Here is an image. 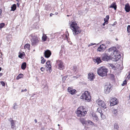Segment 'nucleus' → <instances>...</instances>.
Segmentation results:
<instances>
[{
	"label": "nucleus",
	"instance_id": "59",
	"mask_svg": "<svg viewBox=\"0 0 130 130\" xmlns=\"http://www.w3.org/2000/svg\"><path fill=\"white\" fill-rule=\"evenodd\" d=\"M58 126H59L60 125L59 124H58Z\"/></svg>",
	"mask_w": 130,
	"mask_h": 130
},
{
	"label": "nucleus",
	"instance_id": "35",
	"mask_svg": "<svg viewBox=\"0 0 130 130\" xmlns=\"http://www.w3.org/2000/svg\"><path fill=\"white\" fill-rule=\"evenodd\" d=\"M127 30L128 32H130V25H128L127 27Z\"/></svg>",
	"mask_w": 130,
	"mask_h": 130
},
{
	"label": "nucleus",
	"instance_id": "26",
	"mask_svg": "<svg viewBox=\"0 0 130 130\" xmlns=\"http://www.w3.org/2000/svg\"><path fill=\"white\" fill-rule=\"evenodd\" d=\"M11 10L14 11L16 9V5L15 4H13V6L11 7Z\"/></svg>",
	"mask_w": 130,
	"mask_h": 130
},
{
	"label": "nucleus",
	"instance_id": "27",
	"mask_svg": "<svg viewBox=\"0 0 130 130\" xmlns=\"http://www.w3.org/2000/svg\"><path fill=\"white\" fill-rule=\"evenodd\" d=\"M19 54L18 56L20 58H22L23 57V55H24V52H23L22 53L19 52Z\"/></svg>",
	"mask_w": 130,
	"mask_h": 130
},
{
	"label": "nucleus",
	"instance_id": "43",
	"mask_svg": "<svg viewBox=\"0 0 130 130\" xmlns=\"http://www.w3.org/2000/svg\"><path fill=\"white\" fill-rule=\"evenodd\" d=\"M27 91V90L25 89L24 90L22 89V90L21 92H26Z\"/></svg>",
	"mask_w": 130,
	"mask_h": 130
},
{
	"label": "nucleus",
	"instance_id": "58",
	"mask_svg": "<svg viewBox=\"0 0 130 130\" xmlns=\"http://www.w3.org/2000/svg\"><path fill=\"white\" fill-rule=\"evenodd\" d=\"M67 16H68H68H69V15H67Z\"/></svg>",
	"mask_w": 130,
	"mask_h": 130
},
{
	"label": "nucleus",
	"instance_id": "24",
	"mask_svg": "<svg viewBox=\"0 0 130 130\" xmlns=\"http://www.w3.org/2000/svg\"><path fill=\"white\" fill-rule=\"evenodd\" d=\"M26 67V62L23 63L22 64L21 68L23 70H25Z\"/></svg>",
	"mask_w": 130,
	"mask_h": 130
},
{
	"label": "nucleus",
	"instance_id": "30",
	"mask_svg": "<svg viewBox=\"0 0 130 130\" xmlns=\"http://www.w3.org/2000/svg\"><path fill=\"white\" fill-rule=\"evenodd\" d=\"M13 108L14 109H16L17 108V104L16 103H15L13 104Z\"/></svg>",
	"mask_w": 130,
	"mask_h": 130
},
{
	"label": "nucleus",
	"instance_id": "12",
	"mask_svg": "<svg viewBox=\"0 0 130 130\" xmlns=\"http://www.w3.org/2000/svg\"><path fill=\"white\" fill-rule=\"evenodd\" d=\"M110 105L111 106H114L117 103V99L116 98H113L111 99L110 101Z\"/></svg>",
	"mask_w": 130,
	"mask_h": 130
},
{
	"label": "nucleus",
	"instance_id": "10",
	"mask_svg": "<svg viewBox=\"0 0 130 130\" xmlns=\"http://www.w3.org/2000/svg\"><path fill=\"white\" fill-rule=\"evenodd\" d=\"M117 50L116 49H115L113 53L110 54V56L112 58H116L119 55V54L117 53Z\"/></svg>",
	"mask_w": 130,
	"mask_h": 130
},
{
	"label": "nucleus",
	"instance_id": "9",
	"mask_svg": "<svg viewBox=\"0 0 130 130\" xmlns=\"http://www.w3.org/2000/svg\"><path fill=\"white\" fill-rule=\"evenodd\" d=\"M59 69L60 70H62L64 68L63 62L60 60H58L57 61Z\"/></svg>",
	"mask_w": 130,
	"mask_h": 130
},
{
	"label": "nucleus",
	"instance_id": "39",
	"mask_svg": "<svg viewBox=\"0 0 130 130\" xmlns=\"http://www.w3.org/2000/svg\"><path fill=\"white\" fill-rule=\"evenodd\" d=\"M104 21L105 23H106V24H107L108 23V20L106 18H104Z\"/></svg>",
	"mask_w": 130,
	"mask_h": 130
},
{
	"label": "nucleus",
	"instance_id": "57",
	"mask_svg": "<svg viewBox=\"0 0 130 130\" xmlns=\"http://www.w3.org/2000/svg\"><path fill=\"white\" fill-rule=\"evenodd\" d=\"M129 99L130 100V93L129 96Z\"/></svg>",
	"mask_w": 130,
	"mask_h": 130
},
{
	"label": "nucleus",
	"instance_id": "40",
	"mask_svg": "<svg viewBox=\"0 0 130 130\" xmlns=\"http://www.w3.org/2000/svg\"><path fill=\"white\" fill-rule=\"evenodd\" d=\"M23 74H21L18 75V77H19V78H22L23 76Z\"/></svg>",
	"mask_w": 130,
	"mask_h": 130
},
{
	"label": "nucleus",
	"instance_id": "47",
	"mask_svg": "<svg viewBox=\"0 0 130 130\" xmlns=\"http://www.w3.org/2000/svg\"><path fill=\"white\" fill-rule=\"evenodd\" d=\"M2 13V10H1V9H0V16L1 15Z\"/></svg>",
	"mask_w": 130,
	"mask_h": 130
},
{
	"label": "nucleus",
	"instance_id": "42",
	"mask_svg": "<svg viewBox=\"0 0 130 130\" xmlns=\"http://www.w3.org/2000/svg\"><path fill=\"white\" fill-rule=\"evenodd\" d=\"M96 44L95 43H91V44H89L88 45V46H92V45H95V44Z\"/></svg>",
	"mask_w": 130,
	"mask_h": 130
},
{
	"label": "nucleus",
	"instance_id": "52",
	"mask_svg": "<svg viewBox=\"0 0 130 130\" xmlns=\"http://www.w3.org/2000/svg\"><path fill=\"white\" fill-rule=\"evenodd\" d=\"M3 75V73H0V77L1 76Z\"/></svg>",
	"mask_w": 130,
	"mask_h": 130
},
{
	"label": "nucleus",
	"instance_id": "8",
	"mask_svg": "<svg viewBox=\"0 0 130 130\" xmlns=\"http://www.w3.org/2000/svg\"><path fill=\"white\" fill-rule=\"evenodd\" d=\"M102 60L103 61H108L109 60V57L106 54H103L101 56Z\"/></svg>",
	"mask_w": 130,
	"mask_h": 130
},
{
	"label": "nucleus",
	"instance_id": "20",
	"mask_svg": "<svg viewBox=\"0 0 130 130\" xmlns=\"http://www.w3.org/2000/svg\"><path fill=\"white\" fill-rule=\"evenodd\" d=\"M110 8H114L115 10H116L117 9V6L116 5V3L115 2L112 3L109 6Z\"/></svg>",
	"mask_w": 130,
	"mask_h": 130
},
{
	"label": "nucleus",
	"instance_id": "33",
	"mask_svg": "<svg viewBox=\"0 0 130 130\" xmlns=\"http://www.w3.org/2000/svg\"><path fill=\"white\" fill-rule=\"evenodd\" d=\"M97 112L99 113L100 114L102 113V111L100 108H98L97 109Z\"/></svg>",
	"mask_w": 130,
	"mask_h": 130
},
{
	"label": "nucleus",
	"instance_id": "54",
	"mask_svg": "<svg viewBox=\"0 0 130 130\" xmlns=\"http://www.w3.org/2000/svg\"><path fill=\"white\" fill-rule=\"evenodd\" d=\"M17 5L19 7V3H17Z\"/></svg>",
	"mask_w": 130,
	"mask_h": 130
},
{
	"label": "nucleus",
	"instance_id": "44",
	"mask_svg": "<svg viewBox=\"0 0 130 130\" xmlns=\"http://www.w3.org/2000/svg\"><path fill=\"white\" fill-rule=\"evenodd\" d=\"M40 69H41V71H43L44 70V68L42 67H41V68Z\"/></svg>",
	"mask_w": 130,
	"mask_h": 130
},
{
	"label": "nucleus",
	"instance_id": "36",
	"mask_svg": "<svg viewBox=\"0 0 130 130\" xmlns=\"http://www.w3.org/2000/svg\"><path fill=\"white\" fill-rule=\"evenodd\" d=\"M127 84L126 81V80H124L123 82V83L121 84L122 86H123L125 85H126Z\"/></svg>",
	"mask_w": 130,
	"mask_h": 130
},
{
	"label": "nucleus",
	"instance_id": "25",
	"mask_svg": "<svg viewBox=\"0 0 130 130\" xmlns=\"http://www.w3.org/2000/svg\"><path fill=\"white\" fill-rule=\"evenodd\" d=\"M47 36H46V35L45 34H43V36L42 37V40H43V41H45L47 38Z\"/></svg>",
	"mask_w": 130,
	"mask_h": 130
},
{
	"label": "nucleus",
	"instance_id": "19",
	"mask_svg": "<svg viewBox=\"0 0 130 130\" xmlns=\"http://www.w3.org/2000/svg\"><path fill=\"white\" fill-rule=\"evenodd\" d=\"M125 9L126 11L127 12H128L129 11L130 7L128 3L126 4L125 5Z\"/></svg>",
	"mask_w": 130,
	"mask_h": 130
},
{
	"label": "nucleus",
	"instance_id": "18",
	"mask_svg": "<svg viewBox=\"0 0 130 130\" xmlns=\"http://www.w3.org/2000/svg\"><path fill=\"white\" fill-rule=\"evenodd\" d=\"M92 118L94 120H98V118L95 113L93 112L92 113Z\"/></svg>",
	"mask_w": 130,
	"mask_h": 130
},
{
	"label": "nucleus",
	"instance_id": "6",
	"mask_svg": "<svg viewBox=\"0 0 130 130\" xmlns=\"http://www.w3.org/2000/svg\"><path fill=\"white\" fill-rule=\"evenodd\" d=\"M111 86L109 84L106 85L104 87V92L106 94L109 93L111 90Z\"/></svg>",
	"mask_w": 130,
	"mask_h": 130
},
{
	"label": "nucleus",
	"instance_id": "28",
	"mask_svg": "<svg viewBox=\"0 0 130 130\" xmlns=\"http://www.w3.org/2000/svg\"><path fill=\"white\" fill-rule=\"evenodd\" d=\"M30 45L29 44H26L24 46V48L25 49L27 48V49H29L30 48Z\"/></svg>",
	"mask_w": 130,
	"mask_h": 130
},
{
	"label": "nucleus",
	"instance_id": "53",
	"mask_svg": "<svg viewBox=\"0 0 130 130\" xmlns=\"http://www.w3.org/2000/svg\"><path fill=\"white\" fill-rule=\"evenodd\" d=\"M105 24H106V23H105V22H104L103 24V26H104L105 25Z\"/></svg>",
	"mask_w": 130,
	"mask_h": 130
},
{
	"label": "nucleus",
	"instance_id": "38",
	"mask_svg": "<svg viewBox=\"0 0 130 130\" xmlns=\"http://www.w3.org/2000/svg\"><path fill=\"white\" fill-rule=\"evenodd\" d=\"M5 25V24L4 23H2L0 24V28H2Z\"/></svg>",
	"mask_w": 130,
	"mask_h": 130
},
{
	"label": "nucleus",
	"instance_id": "5",
	"mask_svg": "<svg viewBox=\"0 0 130 130\" xmlns=\"http://www.w3.org/2000/svg\"><path fill=\"white\" fill-rule=\"evenodd\" d=\"M31 41L32 45L33 46H35L39 43V39L37 37L34 36L32 38Z\"/></svg>",
	"mask_w": 130,
	"mask_h": 130
},
{
	"label": "nucleus",
	"instance_id": "11",
	"mask_svg": "<svg viewBox=\"0 0 130 130\" xmlns=\"http://www.w3.org/2000/svg\"><path fill=\"white\" fill-rule=\"evenodd\" d=\"M51 54V51L49 50L46 51L44 53L45 57L47 58H48L50 57Z\"/></svg>",
	"mask_w": 130,
	"mask_h": 130
},
{
	"label": "nucleus",
	"instance_id": "2",
	"mask_svg": "<svg viewBox=\"0 0 130 130\" xmlns=\"http://www.w3.org/2000/svg\"><path fill=\"white\" fill-rule=\"evenodd\" d=\"M107 70L105 67H101L97 70V73L99 75L102 77L106 76Z\"/></svg>",
	"mask_w": 130,
	"mask_h": 130
},
{
	"label": "nucleus",
	"instance_id": "55",
	"mask_svg": "<svg viewBox=\"0 0 130 130\" xmlns=\"http://www.w3.org/2000/svg\"><path fill=\"white\" fill-rule=\"evenodd\" d=\"M58 13L57 12H56L55 13V14L56 15H57L58 14Z\"/></svg>",
	"mask_w": 130,
	"mask_h": 130
},
{
	"label": "nucleus",
	"instance_id": "56",
	"mask_svg": "<svg viewBox=\"0 0 130 130\" xmlns=\"http://www.w3.org/2000/svg\"><path fill=\"white\" fill-rule=\"evenodd\" d=\"M2 69V68L1 67H0V71H1Z\"/></svg>",
	"mask_w": 130,
	"mask_h": 130
},
{
	"label": "nucleus",
	"instance_id": "13",
	"mask_svg": "<svg viewBox=\"0 0 130 130\" xmlns=\"http://www.w3.org/2000/svg\"><path fill=\"white\" fill-rule=\"evenodd\" d=\"M8 120L10 122L11 125V128L13 129L15 127V124L14 122V121L11 118L8 119Z\"/></svg>",
	"mask_w": 130,
	"mask_h": 130
},
{
	"label": "nucleus",
	"instance_id": "23",
	"mask_svg": "<svg viewBox=\"0 0 130 130\" xmlns=\"http://www.w3.org/2000/svg\"><path fill=\"white\" fill-rule=\"evenodd\" d=\"M80 120L81 123L83 124H86L87 123V122L83 118L81 117L80 119Z\"/></svg>",
	"mask_w": 130,
	"mask_h": 130
},
{
	"label": "nucleus",
	"instance_id": "34",
	"mask_svg": "<svg viewBox=\"0 0 130 130\" xmlns=\"http://www.w3.org/2000/svg\"><path fill=\"white\" fill-rule=\"evenodd\" d=\"M114 128L116 129H117L119 127L118 124L116 123H115L114 125Z\"/></svg>",
	"mask_w": 130,
	"mask_h": 130
},
{
	"label": "nucleus",
	"instance_id": "50",
	"mask_svg": "<svg viewBox=\"0 0 130 130\" xmlns=\"http://www.w3.org/2000/svg\"><path fill=\"white\" fill-rule=\"evenodd\" d=\"M34 121L36 123H37V120L36 119Z\"/></svg>",
	"mask_w": 130,
	"mask_h": 130
},
{
	"label": "nucleus",
	"instance_id": "7",
	"mask_svg": "<svg viewBox=\"0 0 130 130\" xmlns=\"http://www.w3.org/2000/svg\"><path fill=\"white\" fill-rule=\"evenodd\" d=\"M96 102L99 106L104 108H106V106L105 103L102 100L100 99H98L96 101Z\"/></svg>",
	"mask_w": 130,
	"mask_h": 130
},
{
	"label": "nucleus",
	"instance_id": "17",
	"mask_svg": "<svg viewBox=\"0 0 130 130\" xmlns=\"http://www.w3.org/2000/svg\"><path fill=\"white\" fill-rule=\"evenodd\" d=\"M68 90L69 93L72 95H73L75 93L76 90L75 89L71 90L70 89V88H68Z\"/></svg>",
	"mask_w": 130,
	"mask_h": 130
},
{
	"label": "nucleus",
	"instance_id": "16",
	"mask_svg": "<svg viewBox=\"0 0 130 130\" xmlns=\"http://www.w3.org/2000/svg\"><path fill=\"white\" fill-rule=\"evenodd\" d=\"M103 44H102L100 46L98 47L97 49L98 51L101 52L103 51H104L105 48V47H103Z\"/></svg>",
	"mask_w": 130,
	"mask_h": 130
},
{
	"label": "nucleus",
	"instance_id": "41",
	"mask_svg": "<svg viewBox=\"0 0 130 130\" xmlns=\"http://www.w3.org/2000/svg\"><path fill=\"white\" fill-rule=\"evenodd\" d=\"M1 84L2 86H4L5 85V83L3 81H2L1 82Z\"/></svg>",
	"mask_w": 130,
	"mask_h": 130
},
{
	"label": "nucleus",
	"instance_id": "51",
	"mask_svg": "<svg viewBox=\"0 0 130 130\" xmlns=\"http://www.w3.org/2000/svg\"><path fill=\"white\" fill-rule=\"evenodd\" d=\"M76 67H75V68H74V70L75 71H76Z\"/></svg>",
	"mask_w": 130,
	"mask_h": 130
},
{
	"label": "nucleus",
	"instance_id": "48",
	"mask_svg": "<svg viewBox=\"0 0 130 130\" xmlns=\"http://www.w3.org/2000/svg\"><path fill=\"white\" fill-rule=\"evenodd\" d=\"M53 15V14H52V13H51L50 14V17L52 16V15Z\"/></svg>",
	"mask_w": 130,
	"mask_h": 130
},
{
	"label": "nucleus",
	"instance_id": "37",
	"mask_svg": "<svg viewBox=\"0 0 130 130\" xmlns=\"http://www.w3.org/2000/svg\"><path fill=\"white\" fill-rule=\"evenodd\" d=\"M86 121L87 122V123H88V124L91 125H93V123L92 121Z\"/></svg>",
	"mask_w": 130,
	"mask_h": 130
},
{
	"label": "nucleus",
	"instance_id": "32",
	"mask_svg": "<svg viewBox=\"0 0 130 130\" xmlns=\"http://www.w3.org/2000/svg\"><path fill=\"white\" fill-rule=\"evenodd\" d=\"M100 115L102 119H104L106 118L105 116L103 113H102Z\"/></svg>",
	"mask_w": 130,
	"mask_h": 130
},
{
	"label": "nucleus",
	"instance_id": "21",
	"mask_svg": "<svg viewBox=\"0 0 130 130\" xmlns=\"http://www.w3.org/2000/svg\"><path fill=\"white\" fill-rule=\"evenodd\" d=\"M93 60L94 62H95V61L96 62H97L98 64L102 62L101 59V58L99 57H98L96 58V59H94Z\"/></svg>",
	"mask_w": 130,
	"mask_h": 130
},
{
	"label": "nucleus",
	"instance_id": "60",
	"mask_svg": "<svg viewBox=\"0 0 130 130\" xmlns=\"http://www.w3.org/2000/svg\"><path fill=\"white\" fill-rule=\"evenodd\" d=\"M16 1H18V0H16Z\"/></svg>",
	"mask_w": 130,
	"mask_h": 130
},
{
	"label": "nucleus",
	"instance_id": "3",
	"mask_svg": "<svg viewBox=\"0 0 130 130\" xmlns=\"http://www.w3.org/2000/svg\"><path fill=\"white\" fill-rule=\"evenodd\" d=\"M84 109L83 106H81L78 109L76 112L78 116L81 117L85 116L87 113V111Z\"/></svg>",
	"mask_w": 130,
	"mask_h": 130
},
{
	"label": "nucleus",
	"instance_id": "46",
	"mask_svg": "<svg viewBox=\"0 0 130 130\" xmlns=\"http://www.w3.org/2000/svg\"><path fill=\"white\" fill-rule=\"evenodd\" d=\"M127 78L129 79L130 78V75H128L127 77Z\"/></svg>",
	"mask_w": 130,
	"mask_h": 130
},
{
	"label": "nucleus",
	"instance_id": "15",
	"mask_svg": "<svg viewBox=\"0 0 130 130\" xmlns=\"http://www.w3.org/2000/svg\"><path fill=\"white\" fill-rule=\"evenodd\" d=\"M46 67L48 68V70H49L50 73L51 72V66L50 64V61H47L46 62Z\"/></svg>",
	"mask_w": 130,
	"mask_h": 130
},
{
	"label": "nucleus",
	"instance_id": "14",
	"mask_svg": "<svg viewBox=\"0 0 130 130\" xmlns=\"http://www.w3.org/2000/svg\"><path fill=\"white\" fill-rule=\"evenodd\" d=\"M88 78L90 81H92L93 80V79L94 78V75L93 73H89L88 74Z\"/></svg>",
	"mask_w": 130,
	"mask_h": 130
},
{
	"label": "nucleus",
	"instance_id": "1",
	"mask_svg": "<svg viewBox=\"0 0 130 130\" xmlns=\"http://www.w3.org/2000/svg\"><path fill=\"white\" fill-rule=\"evenodd\" d=\"M70 27L74 36L80 33L82 31L79 27L77 26V23L75 22H72L70 25Z\"/></svg>",
	"mask_w": 130,
	"mask_h": 130
},
{
	"label": "nucleus",
	"instance_id": "49",
	"mask_svg": "<svg viewBox=\"0 0 130 130\" xmlns=\"http://www.w3.org/2000/svg\"><path fill=\"white\" fill-rule=\"evenodd\" d=\"M19 78H19V77H18V76L17 77V78H16V79L17 80H18Z\"/></svg>",
	"mask_w": 130,
	"mask_h": 130
},
{
	"label": "nucleus",
	"instance_id": "22",
	"mask_svg": "<svg viewBox=\"0 0 130 130\" xmlns=\"http://www.w3.org/2000/svg\"><path fill=\"white\" fill-rule=\"evenodd\" d=\"M115 49H116L115 47H111L108 49V51L110 54L111 53H113Z\"/></svg>",
	"mask_w": 130,
	"mask_h": 130
},
{
	"label": "nucleus",
	"instance_id": "4",
	"mask_svg": "<svg viewBox=\"0 0 130 130\" xmlns=\"http://www.w3.org/2000/svg\"><path fill=\"white\" fill-rule=\"evenodd\" d=\"M81 99H84L87 102H89L91 100V97L89 93L87 91H85L80 96Z\"/></svg>",
	"mask_w": 130,
	"mask_h": 130
},
{
	"label": "nucleus",
	"instance_id": "29",
	"mask_svg": "<svg viewBox=\"0 0 130 130\" xmlns=\"http://www.w3.org/2000/svg\"><path fill=\"white\" fill-rule=\"evenodd\" d=\"M112 112L113 113L116 115H117L118 114L117 110L116 109H113L112 111Z\"/></svg>",
	"mask_w": 130,
	"mask_h": 130
},
{
	"label": "nucleus",
	"instance_id": "45",
	"mask_svg": "<svg viewBox=\"0 0 130 130\" xmlns=\"http://www.w3.org/2000/svg\"><path fill=\"white\" fill-rule=\"evenodd\" d=\"M106 19H108V20L109 18V15H107L106 16Z\"/></svg>",
	"mask_w": 130,
	"mask_h": 130
},
{
	"label": "nucleus",
	"instance_id": "31",
	"mask_svg": "<svg viewBox=\"0 0 130 130\" xmlns=\"http://www.w3.org/2000/svg\"><path fill=\"white\" fill-rule=\"evenodd\" d=\"M41 63L43 64L45 62V60L44 59V58L43 57H41Z\"/></svg>",
	"mask_w": 130,
	"mask_h": 130
}]
</instances>
